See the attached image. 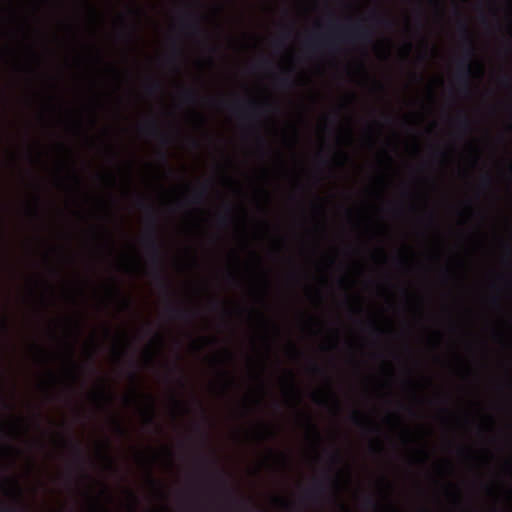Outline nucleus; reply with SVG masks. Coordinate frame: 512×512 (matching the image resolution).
<instances>
[{
	"mask_svg": "<svg viewBox=\"0 0 512 512\" xmlns=\"http://www.w3.org/2000/svg\"><path fill=\"white\" fill-rule=\"evenodd\" d=\"M374 37L372 29L361 22L351 25L331 26L326 34H313L306 41V46L311 51L324 48L330 52L338 51L337 42H358L363 44L371 43Z\"/></svg>",
	"mask_w": 512,
	"mask_h": 512,
	"instance_id": "nucleus-1",
	"label": "nucleus"
},
{
	"mask_svg": "<svg viewBox=\"0 0 512 512\" xmlns=\"http://www.w3.org/2000/svg\"><path fill=\"white\" fill-rule=\"evenodd\" d=\"M138 204L140 207H145L151 222V229L145 237V244L151 252V261L157 268V277L160 280L164 290L170 291V284L164 273V254L162 250V243L160 242L157 235V218L155 211L151 205L146 204L143 199H139Z\"/></svg>",
	"mask_w": 512,
	"mask_h": 512,
	"instance_id": "nucleus-2",
	"label": "nucleus"
},
{
	"mask_svg": "<svg viewBox=\"0 0 512 512\" xmlns=\"http://www.w3.org/2000/svg\"><path fill=\"white\" fill-rule=\"evenodd\" d=\"M458 29L464 40V52L462 57L457 63V80L461 84L463 91L470 92V77L472 75L471 61L475 55V47L473 40L469 34L467 23L461 20L458 24Z\"/></svg>",
	"mask_w": 512,
	"mask_h": 512,
	"instance_id": "nucleus-3",
	"label": "nucleus"
},
{
	"mask_svg": "<svg viewBox=\"0 0 512 512\" xmlns=\"http://www.w3.org/2000/svg\"><path fill=\"white\" fill-rule=\"evenodd\" d=\"M306 424L309 430L307 438L310 441V452L317 459H328L331 462H337L342 457L341 449L333 443L329 447L323 446V438L317 427L309 415H306Z\"/></svg>",
	"mask_w": 512,
	"mask_h": 512,
	"instance_id": "nucleus-4",
	"label": "nucleus"
},
{
	"mask_svg": "<svg viewBox=\"0 0 512 512\" xmlns=\"http://www.w3.org/2000/svg\"><path fill=\"white\" fill-rule=\"evenodd\" d=\"M195 431L197 439L195 446L190 450V454L199 462H207L214 454V451L211 449L209 435L200 425L195 427Z\"/></svg>",
	"mask_w": 512,
	"mask_h": 512,
	"instance_id": "nucleus-5",
	"label": "nucleus"
},
{
	"mask_svg": "<svg viewBox=\"0 0 512 512\" xmlns=\"http://www.w3.org/2000/svg\"><path fill=\"white\" fill-rule=\"evenodd\" d=\"M57 445L62 450L69 453V455L75 461H82L86 458V451L82 445V443L76 439L74 436H70L69 438L64 437L62 434L56 435Z\"/></svg>",
	"mask_w": 512,
	"mask_h": 512,
	"instance_id": "nucleus-6",
	"label": "nucleus"
},
{
	"mask_svg": "<svg viewBox=\"0 0 512 512\" xmlns=\"http://www.w3.org/2000/svg\"><path fill=\"white\" fill-rule=\"evenodd\" d=\"M0 480H207V478H94V477H77V478H16V477H1Z\"/></svg>",
	"mask_w": 512,
	"mask_h": 512,
	"instance_id": "nucleus-7",
	"label": "nucleus"
},
{
	"mask_svg": "<svg viewBox=\"0 0 512 512\" xmlns=\"http://www.w3.org/2000/svg\"><path fill=\"white\" fill-rule=\"evenodd\" d=\"M166 311L171 317L182 319L185 321H191L196 316L194 311L187 309L185 307H182V306L175 305L172 302L168 303V305L166 307Z\"/></svg>",
	"mask_w": 512,
	"mask_h": 512,
	"instance_id": "nucleus-8",
	"label": "nucleus"
},
{
	"mask_svg": "<svg viewBox=\"0 0 512 512\" xmlns=\"http://www.w3.org/2000/svg\"><path fill=\"white\" fill-rule=\"evenodd\" d=\"M142 130L149 136H159L161 144L163 146H167L170 144L171 139L165 134L160 133V130L154 120L148 121L143 127Z\"/></svg>",
	"mask_w": 512,
	"mask_h": 512,
	"instance_id": "nucleus-9",
	"label": "nucleus"
},
{
	"mask_svg": "<svg viewBox=\"0 0 512 512\" xmlns=\"http://www.w3.org/2000/svg\"><path fill=\"white\" fill-rule=\"evenodd\" d=\"M269 503L275 508L289 509L292 505V499L288 494L275 493L269 497Z\"/></svg>",
	"mask_w": 512,
	"mask_h": 512,
	"instance_id": "nucleus-10",
	"label": "nucleus"
},
{
	"mask_svg": "<svg viewBox=\"0 0 512 512\" xmlns=\"http://www.w3.org/2000/svg\"><path fill=\"white\" fill-rule=\"evenodd\" d=\"M182 24L185 28L189 29L194 34L205 33V30L202 28L195 14H187L183 18Z\"/></svg>",
	"mask_w": 512,
	"mask_h": 512,
	"instance_id": "nucleus-11",
	"label": "nucleus"
},
{
	"mask_svg": "<svg viewBox=\"0 0 512 512\" xmlns=\"http://www.w3.org/2000/svg\"><path fill=\"white\" fill-rule=\"evenodd\" d=\"M20 419H17L16 423L12 424H2L0 426V438H7L8 436H19L22 434V429L20 427Z\"/></svg>",
	"mask_w": 512,
	"mask_h": 512,
	"instance_id": "nucleus-12",
	"label": "nucleus"
},
{
	"mask_svg": "<svg viewBox=\"0 0 512 512\" xmlns=\"http://www.w3.org/2000/svg\"><path fill=\"white\" fill-rule=\"evenodd\" d=\"M351 421L358 426L367 428L369 432H377L378 429L375 425L371 424L366 418H364L358 411H354L351 415Z\"/></svg>",
	"mask_w": 512,
	"mask_h": 512,
	"instance_id": "nucleus-13",
	"label": "nucleus"
},
{
	"mask_svg": "<svg viewBox=\"0 0 512 512\" xmlns=\"http://www.w3.org/2000/svg\"><path fill=\"white\" fill-rule=\"evenodd\" d=\"M455 454L462 460H471L475 456V451L466 445H457L455 447Z\"/></svg>",
	"mask_w": 512,
	"mask_h": 512,
	"instance_id": "nucleus-14",
	"label": "nucleus"
},
{
	"mask_svg": "<svg viewBox=\"0 0 512 512\" xmlns=\"http://www.w3.org/2000/svg\"><path fill=\"white\" fill-rule=\"evenodd\" d=\"M148 401H149V404H148V408L146 410V423L148 425H154L155 424V403H154V399L152 398L151 395H146Z\"/></svg>",
	"mask_w": 512,
	"mask_h": 512,
	"instance_id": "nucleus-15",
	"label": "nucleus"
},
{
	"mask_svg": "<svg viewBox=\"0 0 512 512\" xmlns=\"http://www.w3.org/2000/svg\"><path fill=\"white\" fill-rule=\"evenodd\" d=\"M181 96L183 102L187 104H194L200 99L198 92L194 89L184 90Z\"/></svg>",
	"mask_w": 512,
	"mask_h": 512,
	"instance_id": "nucleus-16",
	"label": "nucleus"
},
{
	"mask_svg": "<svg viewBox=\"0 0 512 512\" xmlns=\"http://www.w3.org/2000/svg\"><path fill=\"white\" fill-rule=\"evenodd\" d=\"M255 436L258 443L264 444L275 437V432L265 427L263 431L256 432Z\"/></svg>",
	"mask_w": 512,
	"mask_h": 512,
	"instance_id": "nucleus-17",
	"label": "nucleus"
},
{
	"mask_svg": "<svg viewBox=\"0 0 512 512\" xmlns=\"http://www.w3.org/2000/svg\"><path fill=\"white\" fill-rule=\"evenodd\" d=\"M368 448H369V451L375 455L382 454L384 451L383 443L378 438L371 439L369 442Z\"/></svg>",
	"mask_w": 512,
	"mask_h": 512,
	"instance_id": "nucleus-18",
	"label": "nucleus"
},
{
	"mask_svg": "<svg viewBox=\"0 0 512 512\" xmlns=\"http://www.w3.org/2000/svg\"><path fill=\"white\" fill-rule=\"evenodd\" d=\"M209 186L208 184L202 185V187L196 191L193 195V203L200 204L203 203L206 199L207 193H208Z\"/></svg>",
	"mask_w": 512,
	"mask_h": 512,
	"instance_id": "nucleus-19",
	"label": "nucleus"
},
{
	"mask_svg": "<svg viewBox=\"0 0 512 512\" xmlns=\"http://www.w3.org/2000/svg\"><path fill=\"white\" fill-rule=\"evenodd\" d=\"M88 512H109L106 504H101L98 499H93L89 502Z\"/></svg>",
	"mask_w": 512,
	"mask_h": 512,
	"instance_id": "nucleus-20",
	"label": "nucleus"
},
{
	"mask_svg": "<svg viewBox=\"0 0 512 512\" xmlns=\"http://www.w3.org/2000/svg\"><path fill=\"white\" fill-rule=\"evenodd\" d=\"M19 449L10 443H0V455L10 456L18 453Z\"/></svg>",
	"mask_w": 512,
	"mask_h": 512,
	"instance_id": "nucleus-21",
	"label": "nucleus"
},
{
	"mask_svg": "<svg viewBox=\"0 0 512 512\" xmlns=\"http://www.w3.org/2000/svg\"><path fill=\"white\" fill-rule=\"evenodd\" d=\"M457 125H458L459 129L464 131V132L469 131L470 128H471V122H470L469 118L466 115H464V114H461L458 117Z\"/></svg>",
	"mask_w": 512,
	"mask_h": 512,
	"instance_id": "nucleus-22",
	"label": "nucleus"
},
{
	"mask_svg": "<svg viewBox=\"0 0 512 512\" xmlns=\"http://www.w3.org/2000/svg\"><path fill=\"white\" fill-rule=\"evenodd\" d=\"M277 84L282 88H292L295 82L290 75H285L277 78Z\"/></svg>",
	"mask_w": 512,
	"mask_h": 512,
	"instance_id": "nucleus-23",
	"label": "nucleus"
},
{
	"mask_svg": "<svg viewBox=\"0 0 512 512\" xmlns=\"http://www.w3.org/2000/svg\"><path fill=\"white\" fill-rule=\"evenodd\" d=\"M259 104L254 102V101H250L248 102L246 105H245V110L248 112L249 115L251 116H255V115H258V109H259Z\"/></svg>",
	"mask_w": 512,
	"mask_h": 512,
	"instance_id": "nucleus-24",
	"label": "nucleus"
},
{
	"mask_svg": "<svg viewBox=\"0 0 512 512\" xmlns=\"http://www.w3.org/2000/svg\"><path fill=\"white\" fill-rule=\"evenodd\" d=\"M378 512H400V510L396 505L392 503H386L378 507Z\"/></svg>",
	"mask_w": 512,
	"mask_h": 512,
	"instance_id": "nucleus-25",
	"label": "nucleus"
},
{
	"mask_svg": "<svg viewBox=\"0 0 512 512\" xmlns=\"http://www.w3.org/2000/svg\"><path fill=\"white\" fill-rule=\"evenodd\" d=\"M162 90V84L157 81V80H153L148 86H147V91L150 93V94H154V93H158Z\"/></svg>",
	"mask_w": 512,
	"mask_h": 512,
	"instance_id": "nucleus-26",
	"label": "nucleus"
},
{
	"mask_svg": "<svg viewBox=\"0 0 512 512\" xmlns=\"http://www.w3.org/2000/svg\"><path fill=\"white\" fill-rule=\"evenodd\" d=\"M110 449V441L105 440L102 443H99L97 446V452L101 455H107L108 450Z\"/></svg>",
	"mask_w": 512,
	"mask_h": 512,
	"instance_id": "nucleus-27",
	"label": "nucleus"
},
{
	"mask_svg": "<svg viewBox=\"0 0 512 512\" xmlns=\"http://www.w3.org/2000/svg\"><path fill=\"white\" fill-rule=\"evenodd\" d=\"M414 452L420 458H427L428 457V451L423 446L415 448Z\"/></svg>",
	"mask_w": 512,
	"mask_h": 512,
	"instance_id": "nucleus-28",
	"label": "nucleus"
},
{
	"mask_svg": "<svg viewBox=\"0 0 512 512\" xmlns=\"http://www.w3.org/2000/svg\"><path fill=\"white\" fill-rule=\"evenodd\" d=\"M401 440H402L403 445H405V446H410V445L415 444V440L408 433H405L402 436Z\"/></svg>",
	"mask_w": 512,
	"mask_h": 512,
	"instance_id": "nucleus-29",
	"label": "nucleus"
},
{
	"mask_svg": "<svg viewBox=\"0 0 512 512\" xmlns=\"http://www.w3.org/2000/svg\"><path fill=\"white\" fill-rule=\"evenodd\" d=\"M97 397L106 403L111 402V395H109L104 389H102L101 392L97 394Z\"/></svg>",
	"mask_w": 512,
	"mask_h": 512,
	"instance_id": "nucleus-30",
	"label": "nucleus"
},
{
	"mask_svg": "<svg viewBox=\"0 0 512 512\" xmlns=\"http://www.w3.org/2000/svg\"><path fill=\"white\" fill-rule=\"evenodd\" d=\"M127 501H128V506H129V509L133 512L135 510V507H136V498L133 494H129L127 496Z\"/></svg>",
	"mask_w": 512,
	"mask_h": 512,
	"instance_id": "nucleus-31",
	"label": "nucleus"
},
{
	"mask_svg": "<svg viewBox=\"0 0 512 512\" xmlns=\"http://www.w3.org/2000/svg\"><path fill=\"white\" fill-rule=\"evenodd\" d=\"M115 429H116V432L121 437H125L127 435L126 429L118 421L115 422Z\"/></svg>",
	"mask_w": 512,
	"mask_h": 512,
	"instance_id": "nucleus-32",
	"label": "nucleus"
},
{
	"mask_svg": "<svg viewBox=\"0 0 512 512\" xmlns=\"http://www.w3.org/2000/svg\"><path fill=\"white\" fill-rule=\"evenodd\" d=\"M148 512H170V510L165 505H157L152 507Z\"/></svg>",
	"mask_w": 512,
	"mask_h": 512,
	"instance_id": "nucleus-33",
	"label": "nucleus"
},
{
	"mask_svg": "<svg viewBox=\"0 0 512 512\" xmlns=\"http://www.w3.org/2000/svg\"><path fill=\"white\" fill-rule=\"evenodd\" d=\"M229 213H230V208L227 207V214L225 215H222L219 217V223L222 225V226H226L229 222Z\"/></svg>",
	"mask_w": 512,
	"mask_h": 512,
	"instance_id": "nucleus-34",
	"label": "nucleus"
},
{
	"mask_svg": "<svg viewBox=\"0 0 512 512\" xmlns=\"http://www.w3.org/2000/svg\"><path fill=\"white\" fill-rule=\"evenodd\" d=\"M481 184L483 185V187H490L492 184V178L490 177V175L485 174L481 178Z\"/></svg>",
	"mask_w": 512,
	"mask_h": 512,
	"instance_id": "nucleus-35",
	"label": "nucleus"
},
{
	"mask_svg": "<svg viewBox=\"0 0 512 512\" xmlns=\"http://www.w3.org/2000/svg\"><path fill=\"white\" fill-rule=\"evenodd\" d=\"M501 82H502V84H503L504 86L509 87V88H512V79H511L510 77H508V76H506V75H505V76H503V77L501 78Z\"/></svg>",
	"mask_w": 512,
	"mask_h": 512,
	"instance_id": "nucleus-36",
	"label": "nucleus"
},
{
	"mask_svg": "<svg viewBox=\"0 0 512 512\" xmlns=\"http://www.w3.org/2000/svg\"><path fill=\"white\" fill-rule=\"evenodd\" d=\"M9 408V405L7 403V401L0 396V410H5V409H8Z\"/></svg>",
	"mask_w": 512,
	"mask_h": 512,
	"instance_id": "nucleus-37",
	"label": "nucleus"
},
{
	"mask_svg": "<svg viewBox=\"0 0 512 512\" xmlns=\"http://www.w3.org/2000/svg\"><path fill=\"white\" fill-rule=\"evenodd\" d=\"M378 20L381 24H384L387 26H391L393 24V22L391 20L383 18V17H378Z\"/></svg>",
	"mask_w": 512,
	"mask_h": 512,
	"instance_id": "nucleus-38",
	"label": "nucleus"
},
{
	"mask_svg": "<svg viewBox=\"0 0 512 512\" xmlns=\"http://www.w3.org/2000/svg\"><path fill=\"white\" fill-rule=\"evenodd\" d=\"M371 325H372V329H373V331H374L377 335H379V334H381V333H382V330H381V329H380V328H379V327H378L374 322H372V324H371Z\"/></svg>",
	"mask_w": 512,
	"mask_h": 512,
	"instance_id": "nucleus-39",
	"label": "nucleus"
},
{
	"mask_svg": "<svg viewBox=\"0 0 512 512\" xmlns=\"http://www.w3.org/2000/svg\"><path fill=\"white\" fill-rule=\"evenodd\" d=\"M101 496H103L105 502L108 504L111 502V495L109 493H102Z\"/></svg>",
	"mask_w": 512,
	"mask_h": 512,
	"instance_id": "nucleus-40",
	"label": "nucleus"
},
{
	"mask_svg": "<svg viewBox=\"0 0 512 512\" xmlns=\"http://www.w3.org/2000/svg\"><path fill=\"white\" fill-rule=\"evenodd\" d=\"M506 502L507 504H509L510 506H512V492H508L506 494Z\"/></svg>",
	"mask_w": 512,
	"mask_h": 512,
	"instance_id": "nucleus-41",
	"label": "nucleus"
},
{
	"mask_svg": "<svg viewBox=\"0 0 512 512\" xmlns=\"http://www.w3.org/2000/svg\"><path fill=\"white\" fill-rule=\"evenodd\" d=\"M161 159L164 163H167V155L165 152L160 153Z\"/></svg>",
	"mask_w": 512,
	"mask_h": 512,
	"instance_id": "nucleus-42",
	"label": "nucleus"
},
{
	"mask_svg": "<svg viewBox=\"0 0 512 512\" xmlns=\"http://www.w3.org/2000/svg\"><path fill=\"white\" fill-rule=\"evenodd\" d=\"M163 452H165V453H166V454H168V455H171V454H172V449H171V448H169V447H166V446H165V447L163 448Z\"/></svg>",
	"mask_w": 512,
	"mask_h": 512,
	"instance_id": "nucleus-43",
	"label": "nucleus"
},
{
	"mask_svg": "<svg viewBox=\"0 0 512 512\" xmlns=\"http://www.w3.org/2000/svg\"><path fill=\"white\" fill-rule=\"evenodd\" d=\"M315 400H316V401H317V403H319V404H324V403H326V401H324L323 399H320V398H318V397H315Z\"/></svg>",
	"mask_w": 512,
	"mask_h": 512,
	"instance_id": "nucleus-44",
	"label": "nucleus"
},
{
	"mask_svg": "<svg viewBox=\"0 0 512 512\" xmlns=\"http://www.w3.org/2000/svg\"><path fill=\"white\" fill-rule=\"evenodd\" d=\"M130 376L133 380H136V378H137V375L134 371L130 373Z\"/></svg>",
	"mask_w": 512,
	"mask_h": 512,
	"instance_id": "nucleus-45",
	"label": "nucleus"
},
{
	"mask_svg": "<svg viewBox=\"0 0 512 512\" xmlns=\"http://www.w3.org/2000/svg\"><path fill=\"white\" fill-rule=\"evenodd\" d=\"M259 142L261 145L266 146V141L262 137L259 138Z\"/></svg>",
	"mask_w": 512,
	"mask_h": 512,
	"instance_id": "nucleus-46",
	"label": "nucleus"
},
{
	"mask_svg": "<svg viewBox=\"0 0 512 512\" xmlns=\"http://www.w3.org/2000/svg\"><path fill=\"white\" fill-rule=\"evenodd\" d=\"M339 156H340L343 160H346V159H347L346 154H344V153H342V152H340V153H339Z\"/></svg>",
	"mask_w": 512,
	"mask_h": 512,
	"instance_id": "nucleus-47",
	"label": "nucleus"
},
{
	"mask_svg": "<svg viewBox=\"0 0 512 512\" xmlns=\"http://www.w3.org/2000/svg\"><path fill=\"white\" fill-rule=\"evenodd\" d=\"M290 389L295 394L296 390H295V386L293 383L290 384Z\"/></svg>",
	"mask_w": 512,
	"mask_h": 512,
	"instance_id": "nucleus-48",
	"label": "nucleus"
},
{
	"mask_svg": "<svg viewBox=\"0 0 512 512\" xmlns=\"http://www.w3.org/2000/svg\"><path fill=\"white\" fill-rule=\"evenodd\" d=\"M268 453H269V455H271V456H272V455H274V454H275V451H274L273 449L269 448V449H268Z\"/></svg>",
	"mask_w": 512,
	"mask_h": 512,
	"instance_id": "nucleus-49",
	"label": "nucleus"
},
{
	"mask_svg": "<svg viewBox=\"0 0 512 512\" xmlns=\"http://www.w3.org/2000/svg\"><path fill=\"white\" fill-rule=\"evenodd\" d=\"M124 305H125V307H126V308H129V307H130V302H128L127 300H125Z\"/></svg>",
	"mask_w": 512,
	"mask_h": 512,
	"instance_id": "nucleus-50",
	"label": "nucleus"
},
{
	"mask_svg": "<svg viewBox=\"0 0 512 512\" xmlns=\"http://www.w3.org/2000/svg\"><path fill=\"white\" fill-rule=\"evenodd\" d=\"M33 444L43 446V443H42V442H40V441H34V442H33Z\"/></svg>",
	"mask_w": 512,
	"mask_h": 512,
	"instance_id": "nucleus-51",
	"label": "nucleus"
},
{
	"mask_svg": "<svg viewBox=\"0 0 512 512\" xmlns=\"http://www.w3.org/2000/svg\"><path fill=\"white\" fill-rule=\"evenodd\" d=\"M180 447H181L182 449H185V448H186L185 443H184V442H181V443H180Z\"/></svg>",
	"mask_w": 512,
	"mask_h": 512,
	"instance_id": "nucleus-52",
	"label": "nucleus"
},
{
	"mask_svg": "<svg viewBox=\"0 0 512 512\" xmlns=\"http://www.w3.org/2000/svg\"><path fill=\"white\" fill-rule=\"evenodd\" d=\"M192 143H193V146H194V147H197V146H198V142H197L196 140H193V141H192Z\"/></svg>",
	"mask_w": 512,
	"mask_h": 512,
	"instance_id": "nucleus-53",
	"label": "nucleus"
},
{
	"mask_svg": "<svg viewBox=\"0 0 512 512\" xmlns=\"http://www.w3.org/2000/svg\"><path fill=\"white\" fill-rule=\"evenodd\" d=\"M113 291H114L115 293H117V294H119V293H120L119 289H118V288H116V287H114V288H113Z\"/></svg>",
	"mask_w": 512,
	"mask_h": 512,
	"instance_id": "nucleus-54",
	"label": "nucleus"
},
{
	"mask_svg": "<svg viewBox=\"0 0 512 512\" xmlns=\"http://www.w3.org/2000/svg\"><path fill=\"white\" fill-rule=\"evenodd\" d=\"M313 369H314L315 371H317V372L320 370V369H319V367H318L317 365H314V366H313Z\"/></svg>",
	"mask_w": 512,
	"mask_h": 512,
	"instance_id": "nucleus-55",
	"label": "nucleus"
},
{
	"mask_svg": "<svg viewBox=\"0 0 512 512\" xmlns=\"http://www.w3.org/2000/svg\"><path fill=\"white\" fill-rule=\"evenodd\" d=\"M334 403H335V406L338 408L339 403H338V400L336 398L334 399Z\"/></svg>",
	"mask_w": 512,
	"mask_h": 512,
	"instance_id": "nucleus-56",
	"label": "nucleus"
},
{
	"mask_svg": "<svg viewBox=\"0 0 512 512\" xmlns=\"http://www.w3.org/2000/svg\"><path fill=\"white\" fill-rule=\"evenodd\" d=\"M179 383H180L181 386L185 385V383H184V381L182 379H179Z\"/></svg>",
	"mask_w": 512,
	"mask_h": 512,
	"instance_id": "nucleus-57",
	"label": "nucleus"
},
{
	"mask_svg": "<svg viewBox=\"0 0 512 512\" xmlns=\"http://www.w3.org/2000/svg\"><path fill=\"white\" fill-rule=\"evenodd\" d=\"M3 326H4L5 330H7V329H8V326H7V322H6V321H4Z\"/></svg>",
	"mask_w": 512,
	"mask_h": 512,
	"instance_id": "nucleus-58",
	"label": "nucleus"
},
{
	"mask_svg": "<svg viewBox=\"0 0 512 512\" xmlns=\"http://www.w3.org/2000/svg\"><path fill=\"white\" fill-rule=\"evenodd\" d=\"M229 277H230V279L235 280V277L233 274H230Z\"/></svg>",
	"mask_w": 512,
	"mask_h": 512,
	"instance_id": "nucleus-59",
	"label": "nucleus"
},
{
	"mask_svg": "<svg viewBox=\"0 0 512 512\" xmlns=\"http://www.w3.org/2000/svg\"><path fill=\"white\" fill-rule=\"evenodd\" d=\"M213 304H214V306H218L219 305V303L217 301H214Z\"/></svg>",
	"mask_w": 512,
	"mask_h": 512,
	"instance_id": "nucleus-60",
	"label": "nucleus"
},
{
	"mask_svg": "<svg viewBox=\"0 0 512 512\" xmlns=\"http://www.w3.org/2000/svg\"><path fill=\"white\" fill-rule=\"evenodd\" d=\"M32 212H33V214H34V215H37V214H38V213H37V210H35V209H34Z\"/></svg>",
	"mask_w": 512,
	"mask_h": 512,
	"instance_id": "nucleus-61",
	"label": "nucleus"
},
{
	"mask_svg": "<svg viewBox=\"0 0 512 512\" xmlns=\"http://www.w3.org/2000/svg\"><path fill=\"white\" fill-rule=\"evenodd\" d=\"M130 13L135 14L136 12L134 10H129Z\"/></svg>",
	"mask_w": 512,
	"mask_h": 512,
	"instance_id": "nucleus-62",
	"label": "nucleus"
},
{
	"mask_svg": "<svg viewBox=\"0 0 512 512\" xmlns=\"http://www.w3.org/2000/svg\"><path fill=\"white\" fill-rule=\"evenodd\" d=\"M174 400H175V403H176L177 405H180V402H179L178 400H176V399H174Z\"/></svg>",
	"mask_w": 512,
	"mask_h": 512,
	"instance_id": "nucleus-63",
	"label": "nucleus"
},
{
	"mask_svg": "<svg viewBox=\"0 0 512 512\" xmlns=\"http://www.w3.org/2000/svg\"><path fill=\"white\" fill-rule=\"evenodd\" d=\"M509 109L512 110V105H509Z\"/></svg>",
	"mask_w": 512,
	"mask_h": 512,
	"instance_id": "nucleus-64",
	"label": "nucleus"
}]
</instances>
